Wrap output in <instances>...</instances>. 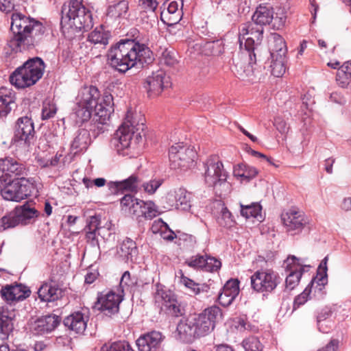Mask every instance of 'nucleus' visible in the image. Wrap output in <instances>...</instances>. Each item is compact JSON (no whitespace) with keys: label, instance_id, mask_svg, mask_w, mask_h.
<instances>
[{"label":"nucleus","instance_id":"31","mask_svg":"<svg viewBox=\"0 0 351 351\" xmlns=\"http://www.w3.org/2000/svg\"><path fill=\"white\" fill-rule=\"evenodd\" d=\"M60 318L56 315H49L38 319L34 324V330L38 334H45L54 330L60 324Z\"/></svg>","mask_w":351,"mask_h":351},{"label":"nucleus","instance_id":"29","mask_svg":"<svg viewBox=\"0 0 351 351\" xmlns=\"http://www.w3.org/2000/svg\"><path fill=\"white\" fill-rule=\"evenodd\" d=\"M15 312L7 307L0 308V338L6 339L14 329Z\"/></svg>","mask_w":351,"mask_h":351},{"label":"nucleus","instance_id":"54","mask_svg":"<svg viewBox=\"0 0 351 351\" xmlns=\"http://www.w3.org/2000/svg\"><path fill=\"white\" fill-rule=\"evenodd\" d=\"M330 315V311L328 309H323L317 317V327L320 332L327 333V330L324 328V322L330 323V320L328 319Z\"/></svg>","mask_w":351,"mask_h":351},{"label":"nucleus","instance_id":"5","mask_svg":"<svg viewBox=\"0 0 351 351\" xmlns=\"http://www.w3.org/2000/svg\"><path fill=\"white\" fill-rule=\"evenodd\" d=\"M62 13V24L84 31L93 27L91 13L83 4V0H70L68 8H63Z\"/></svg>","mask_w":351,"mask_h":351},{"label":"nucleus","instance_id":"56","mask_svg":"<svg viewBox=\"0 0 351 351\" xmlns=\"http://www.w3.org/2000/svg\"><path fill=\"white\" fill-rule=\"evenodd\" d=\"M161 61L167 66H173L177 62L176 53L173 51L165 49L161 56Z\"/></svg>","mask_w":351,"mask_h":351},{"label":"nucleus","instance_id":"59","mask_svg":"<svg viewBox=\"0 0 351 351\" xmlns=\"http://www.w3.org/2000/svg\"><path fill=\"white\" fill-rule=\"evenodd\" d=\"M143 201L136 199L135 201V203H132V205L130 206L129 210L127 211L130 215L138 217H141L142 214V210H143Z\"/></svg>","mask_w":351,"mask_h":351},{"label":"nucleus","instance_id":"52","mask_svg":"<svg viewBox=\"0 0 351 351\" xmlns=\"http://www.w3.org/2000/svg\"><path fill=\"white\" fill-rule=\"evenodd\" d=\"M163 311L174 317H179L182 315L184 311L176 298L173 300H171V303H169Z\"/></svg>","mask_w":351,"mask_h":351},{"label":"nucleus","instance_id":"39","mask_svg":"<svg viewBox=\"0 0 351 351\" xmlns=\"http://www.w3.org/2000/svg\"><path fill=\"white\" fill-rule=\"evenodd\" d=\"M271 74L276 77H282L286 71L285 63L287 62L286 56H271Z\"/></svg>","mask_w":351,"mask_h":351},{"label":"nucleus","instance_id":"46","mask_svg":"<svg viewBox=\"0 0 351 351\" xmlns=\"http://www.w3.org/2000/svg\"><path fill=\"white\" fill-rule=\"evenodd\" d=\"M57 112V107L51 99H46L43 104L42 119H49L54 117Z\"/></svg>","mask_w":351,"mask_h":351},{"label":"nucleus","instance_id":"48","mask_svg":"<svg viewBox=\"0 0 351 351\" xmlns=\"http://www.w3.org/2000/svg\"><path fill=\"white\" fill-rule=\"evenodd\" d=\"M101 351H134L126 341H117L110 344H105Z\"/></svg>","mask_w":351,"mask_h":351},{"label":"nucleus","instance_id":"55","mask_svg":"<svg viewBox=\"0 0 351 351\" xmlns=\"http://www.w3.org/2000/svg\"><path fill=\"white\" fill-rule=\"evenodd\" d=\"M205 256L202 255H197L192 256L186 261V264L190 267L194 269H204Z\"/></svg>","mask_w":351,"mask_h":351},{"label":"nucleus","instance_id":"38","mask_svg":"<svg viewBox=\"0 0 351 351\" xmlns=\"http://www.w3.org/2000/svg\"><path fill=\"white\" fill-rule=\"evenodd\" d=\"M240 207L241 214L245 218L249 219L252 217L256 219L259 221L262 220V207L260 204L257 202H253L250 204L245 205L241 203Z\"/></svg>","mask_w":351,"mask_h":351},{"label":"nucleus","instance_id":"13","mask_svg":"<svg viewBox=\"0 0 351 351\" xmlns=\"http://www.w3.org/2000/svg\"><path fill=\"white\" fill-rule=\"evenodd\" d=\"M34 123L29 117L25 116L17 119L13 137V141L17 146L29 147L34 143Z\"/></svg>","mask_w":351,"mask_h":351},{"label":"nucleus","instance_id":"32","mask_svg":"<svg viewBox=\"0 0 351 351\" xmlns=\"http://www.w3.org/2000/svg\"><path fill=\"white\" fill-rule=\"evenodd\" d=\"M86 320L81 312H75L64 319V326L76 333H82L86 328Z\"/></svg>","mask_w":351,"mask_h":351},{"label":"nucleus","instance_id":"44","mask_svg":"<svg viewBox=\"0 0 351 351\" xmlns=\"http://www.w3.org/2000/svg\"><path fill=\"white\" fill-rule=\"evenodd\" d=\"M204 47L206 55L218 56L223 52V43L221 40L206 42Z\"/></svg>","mask_w":351,"mask_h":351},{"label":"nucleus","instance_id":"61","mask_svg":"<svg viewBox=\"0 0 351 351\" xmlns=\"http://www.w3.org/2000/svg\"><path fill=\"white\" fill-rule=\"evenodd\" d=\"M136 199H134V196L130 194L125 195L121 199L122 209L127 212L129 210L130 206L132 205V203H135Z\"/></svg>","mask_w":351,"mask_h":351},{"label":"nucleus","instance_id":"49","mask_svg":"<svg viewBox=\"0 0 351 351\" xmlns=\"http://www.w3.org/2000/svg\"><path fill=\"white\" fill-rule=\"evenodd\" d=\"M158 211L156 206L152 202H145L143 201V206L142 210L141 217L145 219H152L158 215Z\"/></svg>","mask_w":351,"mask_h":351},{"label":"nucleus","instance_id":"62","mask_svg":"<svg viewBox=\"0 0 351 351\" xmlns=\"http://www.w3.org/2000/svg\"><path fill=\"white\" fill-rule=\"evenodd\" d=\"M274 125L276 129L282 134H285L289 130L287 123L280 117H277L274 121Z\"/></svg>","mask_w":351,"mask_h":351},{"label":"nucleus","instance_id":"19","mask_svg":"<svg viewBox=\"0 0 351 351\" xmlns=\"http://www.w3.org/2000/svg\"><path fill=\"white\" fill-rule=\"evenodd\" d=\"M0 293L7 304L14 305L27 298L30 295L31 291L27 286L21 284L7 285L1 288Z\"/></svg>","mask_w":351,"mask_h":351},{"label":"nucleus","instance_id":"47","mask_svg":"<svg viewBox=\"0 0 351 351\" xmlns=\"http://www.w3.org/2000/svg\"><path fill=\"white\" fill-rule=\"evenodd\" d=\"M243 347L245 351H262L263 345L256 337H250L243 341Z\"/></svg>","mask_w":351,"mask_h":351},{"label":"nucleus","instance_id":"9","mask_svg":"<svg viewBox=\"0 0 351 351\" xmlns=\"http://www.w3.org/2000/svg\"><path fill=\"white\" fill-rule=\"evenodd\" d=\"M204 180L208 186L228 187L226 182L227 172L223 169V165L216 155L210 156L204 162Z\"/></svg>","mask_w":351,"mask_h":351},{"label":"nucleus","instance_id":"58","mask_svg":"<svg viewBox=\"0 0 351 351\" xmlns=\"http://www.w3.org/2000/svg\"><path fill=\"white\" fill-rule=\"evenodd\" d=\"M180 282L186 288L189 289L194 294H197L200 291L199 284L195 283L193 280L186 276H184L183 275L181 277Z\"/></svg>","mask_w":351,"mask_h":351},{"label":"nucleus","instance_id":"43","mask_svg":"<svg viewBox=\"0 0 351 351\" xmlns=\"http://www.w3.org/2000/svg\"><path fill=\"white\" fill-rule=\"evenodd\" d=\"M177 330L180 334H185L189 337H198L197 330L194 319L180 322L177 326Z\"/></svg>","mask_w":351,"mask_h":351},{"label":"nucleus","instance_id":"18","mask_svg":"<svg viewBox=\"0 0 351 351\" xmlns=\"http://www.w3.org/2000/svg\"><path fill=\"white\" fill-rule=\"evenodd\" d=\"M281 218L287 231L291 235L300 233L307 223L303 213L295 209L282 213Z\"/></svg>","mask_w":351,"mask_h":351},{"label":"nucleus","instance_id":"21","mask_svg":"<svg viewBox=\"0 0 351 351\" xmlns=\"http://www.w3.org/2000/svg\"><path fill=\"white\" fill-rule=\"evenodd\" d=\"M35 21L34 19L27 17L21 13H13L11 17L10 29L14 36L10 40H14L19 36L25 37L34 25Z\"/></svg>","mask_w":351,"mask_h":351},{"label":"nucleus","instance_id":"51","mask_svg":"<svg viewBox=\"0 0 351 351\" xmlns=\"http://www.w3.org/2000/svg\"><path fill=\"white\" fill-rule=\"evenodd\" d=\"M162 182L163 180L162 179H152L143 182L141 186L145 193L152 195L155 193L156 190L162 185Z\"/></svg>","mask_w":351,"mask_h":351},{"label":"nucleus","instance_id":"1","mask_svg":"<svg viewBox=\"0 0 351 351\" xmlns=\"http://www.w3.org/2000/svg\"><path fill=\"white\" fill-rule=\"evenodd\" d=\"M113 98L105 94L101 98L95 86H86L80 89L76 98L74 109L76 122L82 123L93 117L95 121L105 124L114 111Z\"/></svg>","mask_w":351,"mask_h":351},{"label":"nucleus","instance_id":"35","mask_svg":"<svg viewBox=\"0 0 351 351\" xmlns=\"http://www.w3.org/2000/svg\"><path fill=\"white\" fill-rule=\"evenodd\" d=\"M175 298L174 294L170 291L167 289L165 287L157 285L156 291L154 293V301L156 304L161 311L171 302V300Z\"/></svg>","mask_w":351,"mask_h":351},{"label":"nucleus","instance_id":"50","mask_svg":"<svg viewBox=\"0 0 351 351\" xmlns=\"http://www.w3.org/2000/svg\"><path fill=\"white\" fill-rule=\"evenodd\" d=\"M121 250L128 258H132L133 256L136 254V244L130 239H128L123 242Z\"/></svg>","mask_w":351,"mask_h":351},{"label":"nucleus","instance_id":"10","mask_svg":"<svg viewBox=\"0 0 351 351\" xmlns=\"http://www.w3.org/2000/svg\"><path fill=\"white\" fill-rule=\"evenodd\" d=\"M38 217V211L25 204L21 206H16L14 210L3 216L0 220V231L8 228H14L19 225H25L32 219Z\"/></svg>","mask_w":351,"mask_h":351},{"label":"nucleus","instance_id":"11","mask_svg":"<svg viewBox=\"0 0 351 351\" xmlns=\"http://www.w3.org/2000/svg\"><path fill=\"white\" fill-rule=\"evenodd\" d=\"M195 157V152L182 143L171 145L169 150L170 167L173 169L186 170L193 165Z\"/></svg>","mask_w":351,"mask_h":351},{"label":"nucleus","instance_id":"14","mask_svg":"<svg viewBox=\"0 0 351 351\" xmlns=\"http://www.w3.org/2000/svg\"><path fill=\"white\" fill-rule=\"evenodd\" d=\"M221 310L217 306L207 308L199 314L194 319L197 330V337L205 336L213 331L215 324L221 319Z\"/></svg>","mask_w":351,"mask_h":351},{"label":"nucleus","instance_id":"53","mask_svg":"<svg viewBox=\"0 0 351 351\" xmlns=\"http://www.w3.org/2000/svg\"><path fill=\"white\" fill-rule=\"evenodd\" d=\"M204 270L206 271L214 272L221 268V261L214 257L205 256Z\"/></svg>","mask_w":351,"mask_h":351},{"label":"nucleus","instance_id":"22","mask_svg":"<svg viewBox=\"0 0 351 351\" xmlns=\"http://www.w3.org/2000/svg\"><path fill=\"white\" fill-rule=\"evenodd\" d=\"M285 263L287 269L290 271L285 280L286 289L291 291L298 285L304 267L294 256L288 257Z\"/></svg>","mask_w":351,"mask_h":351},{"label":"nucleus","instance_id":"45","mask_svg":"<svg viewBox=\"0 0 351 351\" xmlns=\"http://www.w3.org/2000/svg\"><path fill=\"white\" fill-rule=\"evenodd\" d=\"M217 221L220 226L227 228L232 227L234 224L232 214L226 207L222 208Z\"/></svg>","mask_w":351,"mask_h":351},{"label":"nucleus","instance_id":"60","mask_svg":"<svg viewBox=\"0 0 351 351\" xmlns=\"http://www.w3.org/2000/svg\"><path fill=\"white\" fill-rule=\"evenodd\" d=\"M100 217L97 215L91 216L87 221L85 230L97 231L100 228Z\"/></svg>","mask_w":351,"mask_h":351},{"label":"nucleus","instance_id":"28","mask_svg":"<svg viewBox=\"0 0 351 351\" xmlns=\"http://www.w3.org/2000/svg\"><path fill=\"white\" fill-rule=\"evenodd\" d=\"M239 282L238 280H230L224 285L221 292L218 295V301L223 306H228L232 304L239 295Z\"/></svg>","mask_w":351,"mask_h":351},{"label":"nucleus","instance_id":"64","mask_svg":"<svg viewBox=\"0 0 351 351\" xmlns=\"http://www.w3.org/2000/svg\"><path fill=\"white\" fill-rule=\"evenodd\" d=\"M142 5L148 10L154 12L158 6L156 0H141Z\"/></svg>","mask_w":351,"mask_h":351},{"label":"nucleus","instance_id":"27","mask_svg":"<svg viewBox=\"0 0 351 351\" xmlns=\"http://www.w3.org/2000/svg\"><path fill=\"white\" fill-rule=\"evenodd\" d=\"M38 298L43 302H54L63 296V291L55 282L43 283L38 290Z\"/></svg>","mask_w":351,"mask_h":351},{"label":"nucleus","instance_id":"7","mask_svg":"<svg viewBox=\"0 0 351 351\" xmlns=\"http://www.w3.org/2000/svg\"><path fill=\"white\" fill-rule=\"evenodd\" d=\"M45 27L41 23L36 21L31 29L25 37L19 36L14 40H9L8 46L15 53L28 50L38 45L45 38Z\"/></svg>","mask_w":351,"mask_h":351},{"label":"nucleus","instance_id":"34","mask_svg":"<svg viewBox=\"0 0 351 351\" xmlns=\"http://www.w3.org/2000/svg\"><path fill=\"white\" fill-rule=\"evenodd\" d=\"M254 25L263 27L269 24L273 19V10L270 7L260 5L252 16Z\"/></svg>","mask_w":351,"mask_h":351},{"label":"nucleus","instance_id":"36","mask_svg":"<svg viewBox=\"0 0 351 351\" xmlns=\"http://www.w3.org/2000/svg\"><path fill=\"white\" fill-rule=\"evenodd\" d=\"M14 96L10 89L5 87L0 88V117H5L12 110Z\"/></svg>","mask_w":351,"mask_h":351},{"label":"nucleus","instance_id":"63","mask_svg":"<svg viewBox=\"0 0 351 351\" xmlns=\"http://www.w3.org/2000/svg\"><path fill=\"white\" fill-rule=\"evenodd\" d=\"M344 75L346 78H348V75H351V60L346 62L343 65L341 66L340 69H339L337 77H341V75Z\"/></svg>","mask_w":351,"mask_h":351},{"label":"nucleus","instance_id":"24","mask_svg":"<svg viewBox=\"0 0 351 351\" xmlns=\"http://www.w3.org/2000/svg\"><path fill=\"white\" fill-rule=\"evenodd\" d=\"M141 185V180L136 175H132L122 181L110 182L108 186L110 193L117 195L125 191L137 192Z\"/></svg>","mask_w":351,"mask_h":351},{"label":"nucleus","instance_id":"33","mask_svg":"<svg viewBox=\"0 0 351 351\" xmlns=\"http://www.w3.org/2000/svg\"><path fill=\"white\" fill-rule=\"evenodd\" d=\"M182 0H180V3L175 0L171 1L168 3L167 10L161 12V16L167 19L171 24L177 23L182 15Z\"/></svg>","mask_w":351,"mask_h":351},{"label":"nucleus","instance_id":"2","mask_svg":"<svg viewBox=\"0 0 351 351\" xmlns=\"http://www.w3.org/2000/svg\"><path fill=\"white\" fill-rule=\"evenodd\" d=\"M110 65L121 73L134 66L143 67L153 60L152 52L145 45L134 40H121L112 46L108 53Z\"/></svg>","mask_w":351,"mask_h":351},{"label":"nucleus","instance_id":"15","mask_svg":"<svg viewBox=\"0 0 351 351\" xmlns=\"http://www.w3.org/2000/svg\"><path fill=\"white\" fill-rule=\"evenodd\" d=\"M328 260V256H326L322 261L318 267L316 276L312 279L311 284L304 290V291L295 298L293 303L294 308H299L308 300L311 288H317V287H319L318 289L322 290V287H324L327 284Z\"/></svg>","mask_w":351,"mask_h":351},{"label":"nucleus","instance_id":"37","mask_svg":"<svg viewBox=\"0 0 351 351\" xmlns=\"http://www.w3.org/2000/svg\"><path fill=\"white\" fill-rule=\"evenodd\" d=\"M271 56H286L287 47L285 40L278 34L274 33L271 35Z\"/></svg>","mask_w":351,"mask_h":351},{"label":"nucleus","instance_id":"16","mask_svg":"<svg viewBox=\"0 0 351 351\" xmlns=\"http://www.w3.org/2000/svg\"><path fill=\"white\" fill-rule=\"evenodd\" d=\"M263 28L254 27L252 23L242 24L239 29V41L240 47H245L244 51L254 53L255 46L260 44L263 38Z\"/></svg>","mask_w":351,"mask_h":351},{"label":"nucleus","instance_id":"4","mask_svg":"<svg viewBox=\"0 0 351 351\" xmlns=\"http://www.w3.org/2000/svg\"><path fill=\"white\" fill-rule=\"evenodd\" d=\"M45 64L40 58H34L26 61L10 76V82L19 88L35 84L43 76Z\"/></svg>","mask_w":351,"mask_h":351},{"label":"nucleus","instance_id":"3","mask_svg":"<svg viewBox=\"0 0 351 351\" xmlns=\"http://www.w3.org/2000/svg\"><path fill=\"white\" fill-rule=\"evenodd\" d=\"M136 119V116L134 117L128 112L125 121L111 140L112 147L119 156L131 157L133 143L136 144L142 138L145 128L144 119L139 115L138 120Z\"/></svg>","mask_w":351,"mask_h":351},{"label":"nucleus","instance_id":"40","mask_svg":"<svg viewBox=\"0 0 351 351\" xmlns=\"http://www.w3.org/2000/svg\"><path fill=\"white\" fill-rule=\"evenodd\" d=\"M110 38V33L106 32L103 26L96 27L88 35V40L94 44H101L106 45L108 43V39Z\"/></svg>","mask_w":351,"mask_h":351},{"label":"nucleus","instance_id":"8","mask_svg":"<svg viewBox=\"0 0 351 351\" xmlns=\"http://www.w3.org/2000/svg\"><path fill=\"white\" fill-rule=\"evenodd\" d=\"M33 190L34 185L32 180L21 177L9 181L1 190V194L5 200L19 202L30 196Z\"/></svg>","mask_w":351,"mask_h":351},{"label":"nucleus","instance_id":"17","mask_svg":"<svg viewBox=\"0 0 351 351\" xmlns=\"http://www.w3.org/2000/svg\"><path fill=\"white\" fill-rule=\"evenodd\" d=\"M123 300V295L110 291L106 294L98 296L95 308L101 311L107 316H112L119 312V304Z\"/></svg>","mask_w":351,"mask_h":351},{"label":"nucleus","instance_id":"6","mask_svg":"<svg viewBox=\"0 0 351 351\" xmlns=\"http://www.w3.org/2000/svg\"><path fill=\"white\" fill-rule=\"evenodd\" d=\"M232 71L242 80L254 82L260 75V71L256 66V54L249 51H242L234 54Z\"/></svg>","mask_w":351,"mask_h":351},{"label":"nucleus","instance_id":"26","mask_svg":"<svg viewBox=\"0 0 351 351\" xmlns=\"http://www.w3.org/2000/svg\"><path fill=\"white\" fill-rule=\"evenodd\" d=\"M0 171L3 175L9 177H24L26 169L25 166L17 162L14 158L6 157L0 159Z\"/></svg>","mask_w":351,"mask_h":351},{"label":"nucleus","instance_id":"20","mask_svg":"<svg viewBox=\"0 0 351 351\" xmlns=\"http://www.w3.org/2000/svg\"><path fill=\"white\" fill-rule=\"evenodd\" d=\"M169 84V77L163 71L159 70L147 77L144 86L148 96L151 97L160 95Z\"/></svg>","mask_w":351,"mask_h":351},{"label":"nucleus","instance_id":"25","mask_svg":"<svg viewBox=\"0 0 351 351\" xmlns=\"http://www.w3.org/2000/svg\"><path fill=\"white\" fill-rule=\"evenodd\" d=\"M167 198L169 203L177 209L186 211L191 208V194L183 188L171 191Z\"/></svg>","mask_w":351,"mask_h":351},{"label":"nucleus","instance_id":"23","mask_svg":"<svg viewBox=\"0 0 351 351\" xmlns=\"http://www.w3.org/2000/svg\"><path fill=\"white\" fill-rule=\"evenodd\" d=\"M164 339L160 332L152 330L141 335L136 340V346L139 351H153L160 346Z\"/></svg>","mask_w":351,"mask_h":351},{"label":"nucleus","instance_id":"30","mask_svg":"<svg viewBox=\"0 0 351 351\" xmlns=\"http://www.w3.org/2000/svg\"><path fill=\"white\" fill-rule=\"evenodd\" d=\"M91 143L90 132L86 129L77 130L71 142V149L75 154L86 151Z\"/></svg>","mask_w":351,"mask_h":351},{"label":"nucleus","instance_id":"12","mask_svg":"<svg viewBox=\"0 0 351 351\" xmlns=\"http://www.w3.org/2000/svg\"><path fill=\"white\" fill-rule=\"evenodd\" d=\"M252 289L258 293H271L279 284L278 274L270 269H260L250 277Z\"/></svg>","mask_w":351,"mask_h":351},{"label":"nucleus","instance_id":"57","mask_svg":"<svg viewBox=\"0 0 351 351\" xmlns=\"http://www.w3.org/2000/svg\"><path fill=\"white\" fill-rule=\"evenodd\" d=\"M287 15L285 10L280 8L276 13V16H273L272 21H274V26L280 29L285 25Z\"/></svg>","mask_w":351,"mask_h":351},{"label":"nucleus","instance_id":"42","mask_svg":"<svg viewBox=\"0 0 351 351\" xmlns=\"http://www.w3.org/2000/svg\"><path fill=\"white\" fill-rule=\"evenodd\" d=\"M258 173L257 170L254 167H247L245 165H239L234 170V175L236 177L242 178V180L250 181Z\"/></svg>","mask_w":351,"mask_h":351},{"label":"nucleus","instance_id":"41","mask_svg":"<svg viewBox=\"0 0 351 351\" xmlns=\"http://www.w3.org/2000/svg\"><path fill=\"white\" fill-rule=\"evenodd\" d=\"M128 2L125 0L120 1L117 3L109 6L108 15L114 19L125 17L128 10Z\"/></svg>","mask_w":351,"mask_h":351}]
</instances>
